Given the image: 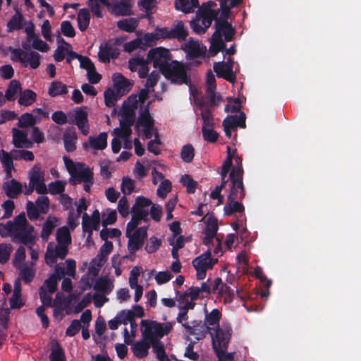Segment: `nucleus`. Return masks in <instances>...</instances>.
Returning <instances> with one entry per match:
<instances>
[{"instance_id": "nucleus-1", "label": "nucleus", "mask_w": 361, "mask_h": 361, "mask_svg": "<svg viewBox=\"0 0 361 361\" xmlns=\"http://www.w3.org/2000/svg\"><path fill=\"white\" fill-rule=\"evenodd\" d=\"M142 336L151 342L153 351L159 361H170L166 353L164 345L160 338L168 335L172 330L171 323L165 325L153 320H142Z\"/></svg>"}, {"instance_id": "nucleus-2", "label": "nucleus", "mask_w": 361, "mask_h": 361, "mask_svg": "<svg viewBox=\"0 0 361 361\" xmlns=\"http://www.w3.org/2000/svg\"><path fill=\"white\" fill-rule=\"evenodd\" d=\"M232 329L226 326L216 330V335L210 332L213 348L219 361H233V353L226 352L231 337Z\"/></svg>"}, {"instance_id": "nucleus-3", "label": "nucleus", "mask_w": 361, "mask_h": 361, "mask_svg": "<svg viewBox=\"0 0 361 361\" xmlns=\"http://www.w3.org/2000/svg\"><path fill=\"white\" fill-rule=\"evenodd\" d=\"M65 166L68 171L71 178L69 183L73 185L80 184L81 183L88 180V179L94 177V173L92 169L86 166L82 163H75L71 159L67 156L63 157Z\"/></svg>"}, {"instance_id": "nucleus-4", "label": "nucleus", "mask_w": 361, "mask_h": 361, "mask_svg": "<svg viewBox=\"0 0 361 361\" xmlns=\"http://www.w3.org/2000/svg\"><path fill=\"white\" fill-rule=\"evenodd\" d=\"M160 73L172 83L188 85L190 82V78L188 75L187 71L182 62L172 61L165 65Z\"/></svg>"}, {"instance_id": "nucleus-5", "label": "nucleus", "mask_w": 361, "mask_h": 361, "mask_svg": "<svg viewBox=\"0 0 361 361\" xmlns=\"http://www.w3.org/2000/svg\"><path fill=\"white\" fill-rule=\"evenodd\" d=\"M244 171L235 168L229 173L231 187L227 197L228 200H242L245 197V189L243 183Z\"/></svg>"}, {"instance_id": "nucleus-6", "label": "nucleus", "mask_w": 361, "mask_h": 361, "mask_svg": "<svg viewBox=\"0 0 361 361\" xmlns=\"http://www.w3.org/2000/svg\"><path fill=\"white\" fill-rule=\"evenodd\" d=\"M121 116L120 128H116L114 133L118 137L128 139L132 133L131 126L135 120V111L122 107Z\"/></svg>"}, {"instance_id": "nucleus-7", "label": "nucleus", "mask_w": 361, "mask_h": 361, "mask_svg": "<svg viewBox=\"0 0 361 361\" xmlns=\"http://www.w3.org/2000/svg\"><path fill=\"white\" fill-rule=\"evenodd\" d=\"M36 233L32 225L23 226L22 228H16L13 231L12 240L14 243L26 245L29 249L35 243Z\"/></svg>"}, {"instance_id": "nucleus-8", "label": "nucleus", "mask_w": 361, "mask_h": 361, "mask_svg": "<svg viewBox=\"0 0 361 361\" xmlns=\"http://www.w3.org/2000/svg\"><path fill=\"white\" fill-rule=\"evenodd\" d=\"M126 236L128 238V250L130 255H133L143 246L147 237V227H140L133 233L126 232Z\"/></svg>"}, {"instance_id": "nucleus-9", "label": "nucleus", "mask_w": 361, "mask_h": 361, "mask_svg": "<svg viewBox=\"0 0 361 361\" xmlns=\"http://www.w3.org/2000/svg\"><path fill=\"white\" fill-rule=\"evenodd\" d=\"M147 61L153 63V66L155 68H159L161 72L165 65L169 63L171 60V54L166 49L162 47H157L152 49L147 54Z\"/></svg>"}, {"instance_id": "nucleus-10", "label": "nucleus", "mask_w": 361, "mask_h": 361, "mask_svg": "<svg viewBox=\"0 0 361 361\" xmlns=\"http://www.w3.org/2000/svg\"><path fill=\"white\" fill-rule=\"evenodd\" d=\"M182 49L190 60L204 57L207 51L206 47L200 46L199 42L194 40L192 38H190L188 42L182 46Z\"/></svg>"}, {"instance_id": "nucleus-11", "label": "nucleus", "mask_w": 361, "mask_h": 361, "mask_svg": "<svg viewBox=\"0 0 361 361\" xmlns=\"http://www.w3.org/2000/svg\"><path fill=\"white\" fill-rule=\"evenodd\" d=\"M108 135L106 132H102L97 137L90 136L88 142H85L82 144V147L85 151L89 148H92L95 150H103L107 147Z\"/></svg>"}, {"instance_id": "nucleus-12", "label": "nucleus", "mask_w": 361, "mask_h": 361, "mask_svg": "<svg viewBox=\"0 0 361 361\" xmlns=\"http://www.w3.org/2000/svg\"><path fill=\"white\" fill-rule=\"evenodd\" d=\"M83 135H88L90 126L87 112L82 108H78L75 111L74 122Z\"/></svg>"}, {"instance_id": "nucleus-13", "label": "nucleus", "mask_w": 361, "mask_h": 361, "mask_svg": "<svg viewBox=\"0 0 361 361\" xmlns=\"http://www.w3.org/2000/svg\"><path fill=\"white\" fill-rule=\"evenodd\" d=\"M216 30L213 35H217L219 37H224L226 42H231L233 39L235 30L229 22H215Z\"/></svg>"}, {"instance_id": "nucleus-14", "label": "nucleus", "mask_w": 361, "mask_h": 361, "mask_svg": "<svg viewBox=\"0 0 361 361\" xmlns=\"http://www.w3.org/2000/svg\"><path fill=\"white\" fill-rule=\"evenodd\" d=\"M246 115L244 112H240L239 116H227L222 123L224 128L231 130H236L237 127L245 128Z\"/></svg>"}, {"instance_id": "nucleus-15", "label": "nucleus", "mask_w": 361, "mask_h": 361, "mask_svg": "<svg viewBox=\"0 0 361 361\" xmlns=\"http://www.w3.org/2000/svg\"><path fill=\"white\" fill-rule=\"evenodd\" d=\"M2 189L8 197L15 199L22 193L23 185L19 181L13 178L4 182L2 185Z\"/></svg>"}, {"instance_id": "nucleus-16", "label": "nucleus", "mask_w": 361, "mask_h": 361, "mask_svg": "<svg viewBox=\"0 0 361 361\" xmlns=\"http://www.w3.org/2000/svg\"><path fill=\"white\" fill-rule=\"evenodd\" d=\"M132 217L131 220L127 224V233H132L133 231H135L137 228V226L141 223V221H147V216L149 215V212L147 210H132Z\"/></svg>"}, {"instance_id": "nucleus-17", "label": "nucleus", "mask_w": 361, "mask_h": 361, "mask_svg": "<svg viewBox=\"0 0 361 361\" xmlns=\"http://www.w3.org/2000/svg\"><path fill=\"white\" fill-rule=\"evenodd\" d=\"M130 0H121L115 2L111 8V13L116 16H128L132 15Z\"/></svg>"}, {"instance_id": "nucleus-18", "label": "nucleus", "mask_w": 361, "mask_h": 361, "mask_svg": "<svg viewBox=\"0 0 361 361\" xmlns=\"http://www.w3.org/2000/svg\"><path fill=\"white\" fill-rule=\"evenodd\" d=\"M13 144L17 148H30L32 145L25 133L17 128H13Z\"/></svg>"}, {"instance_id": "nucleus-19", "label": "nucleus", "mask_w": 361, "mask_h": 361, "mask_svg": "<svg viewBox=\"0 0 361 361\" xmlns=\"http://www.w3.org/2000/svg\"><path fill=\"white\" fill-rule=\"evenodd\" d=\"M151 345V342L143 337L142 340L133 343L131 348L134 355L139 359H142L147 356Z\"/></svg>"}, {"instance_id": "nucleus-20", "label": "nucleus", "mask_w": 361, "mask_h": 361, "mask_svg": "<svg viewBox=\"0 0 361 361\" xmlns=\"http://www.w3.org/2000/svg\"><path fill=\"white\" fill-rule=\"evenodd\" d=\"M192 325L190 326L188 322H185L184 324H183V326L186 329L187 332L190 335L198 334L196 332V330H197V327H200L201 329H202V330L200 332V336L196 337L197 340H200L204 338L207 332L209 330L212 329V328L205 326L204 322L202 323V321L198 322L195 320L192 322Z\"/></svg>"}, {"instance_id": "nucleus-21", "label": "nucleus", "mask_w": 361, "mask_h": 361, "mask_svg": "<svg viewBox=\"0 0 361 361\" xmlns=\"http://www.w3.org/2000/svg\"><path fill=\"white\" fill-rule=\"evenodd\" d=\"M25 18L21 12L17 10L15 14L7 23V32H12L15 30H20L23 27Z\"/></svg>"}, {"instance_id": "nucleus-22", "label": "nucleus", "mask_w": 361, "mask_h": 361, "mask_svg": "<svg viewBox=\"0 0 361 361\" xmlns=\"http://www.w3.org/2000/svg\"><path fill=\"white\" fill-rule=\"evenodd\" d=\"M174 6L176 10L185 13H192L199 7V0H175Z\"/></svg>"}, {"instance_id": "nucleus-23", "label": "nucleus", "mask_w": 361, "mask_h": 361, "mask_svg": "<svg viewBox=\"0 0 361 361\" xmlns=\"http://www.w3.org/2000/svg\"><path fill=\"white\" fill-rule=\"evenodd\" d=\"M114 50L113 45L109 43L100 45L98 52L99 60L103 63H109L111 59L116 58L117 54H114Z\"/></svg>"}, {"instance_id": "nucleus-24", "label": "nucleus", "mask_w": 361, "mask_h": 361, "mask_svg": "<svg viewBox=\"0 0 361 361\" xmlns=\"http://www.w3.org/2000/svg\"><path fill=\"white\" fill-rule=\"evenodd\" d=\"M149 103L150 102L147 103V104L145 106L143 111L140 113L136 123L137 128L138 126H142L143 128L154 126V121L149 113Z\"/></svg>"}, {"instance_id": "nucleus-25", "label": "nucleus", "mask_w": 361, "mask_h": 361, "mask_svg": "<svg viewBox=\"0 0 361 361\" xmlns=\"http://www.w3.org/2000/svg\"><path fill=\"white\" fill-rule=\"evenodd\" d=\"M94 290L103 295L109 294L114 288L112 282L108 277L99 278L94 285Z\"/></svg>"}, {"instance_id": "nucleus-26", "label": "nucleus", "mask_w": 361, "mask_h": 361, "mask_svg": "<svg viewBox=\"0 0 361 361\" xmlns=\"http://www.w3.org/2000/svg\"><path fill=\"white\" fill-rule=\"evenodd\" d=\"M221 318V312L218 309L212 310L209 313H207L205 315L204 324L207 326H216V329H215V333L216 330L221 329L224 326H226L227 325H223L222 326H219V321ZM212 329L214 330V328Z\"/></svg>"}, {"instance_id": "nucleus-27", "label": "nucleus", "mask_w": 361, "mask_h": 361, "mask_svg": "<svg viewBox=\"0 0 361 361\" xmlns=\"http://www.w3.org/2000/svg\"><path fill=\"white\" fill-rule=\"evenodd\" d=\"M9 302L11 309H19L23 305L21 300V284L19 279L14 282L13 293Z\"/></svg>"}, {"instance_id": "nucleus-28", "label": "nucleus", "mask_w": 361, "mask_h": 361, "mask_svg": "<svg viewBox=\"0 0 361 361\" xmlns=\"http://www.w3.org/2000/svg\"><path fill=\"white\" fill-rule=\"evenodd\" d=\"M77 135L75 130H66L63 137L64 147L66 152H72L76 149L75 142Z\"/></svg>"}, {"instance_id": "nucleus-29", "label": "nucleus", "mask_w": 361, "mask_h": 361, "mask_svg": "<svg viewBox=\"0 0 361 361\" xmlns=\"http://www.w3.org/2000/svg\"><path fill=\"white\" fill-rule=\"evenodd\" d=\"M210 42L209 54L211 56H215L220 51H223L226 48L224 41L217 35H212Z\"/></svg>"}, {"instance_id": "nucleus-30", "label": "nucleus", "mask_w": 361, "mask_h": 361, "mask_svg": "<svg viewBox=\"0 0 361 361\" xmlns=\"http://www.w3.org/2000/svg\"><path fill=\"white\" fill-rule=\"evenodd\" d=\"M138 23V20L135 18H125L117 22V27L121 30L131 33L136 30Z\"/></svg>"}, {"instance_id": "nucleus-31", "label": "nucleus", "mask_w": 361, "mask_h": 361, "mask_svg": "<svg viewBox=\"0 0 361 361\" xmlns=\"http://www.w3.org/2000/svg\"><path fill=\"white\" fill-rule=\"evenodd\" d=\"M91 12L97 18H102V6H109V0H87Z\"/></svg>"}, {"instance_id": "nucleus-32", "label": "nucleus", "mask_w": 361, "mask_h": 361, "mask_svg": "<svg viewBox=\"0 0 361 361\" xmlns=\"http://www.w3.org/2000/svg\"><path fill=\"white\" fill-rule=\"evenodd\" d=\"M78 26L80 31H85L90 22V13L87 8H82L79 11L77 17Z\"/></svg>"}, {"instance_id": "nucleus-33", "label": "nucleus", "mask_w": 361, "mask_h": 361, "mask_svg": "<svg viewBox=\"0 0 361 361\" xmlns=\"http://www.w3.org/2000/svg\"><path fill=\"white\" fill-rule=\"evenodd\" d=\"M0 159H1V161L2 163V165L5 169V171L6 173V176L8 178L11 177V171L14 169L13 161L14 158H13L11 153L9 154L8 152L4 151V149H1L0 152Z\"/></svg>"}, {"instance_id": "nucleus-34", "label": "nucleus", "mask_w": 361, "mask_h": 361, "mask_svg": "<svg viewBox=\"0 0 361 361\" xmlns=\"http://www.w3.org/2000/svg\"><path fill=\"white\" fill-rule=\"evenodd\" d=\"M68 92L67 85L57 80L51 82L48 90L49 94L52 97L66 94Z\"/></svg>"}, {"instance_id": "nucleus-35", "label": "nucleus", "mask_w": 361, "mask_h": 361, "mask_svg": "<svg viewBox=\"0 0 361 361\" xmlns=\"http://www.w3.org/2000/svg\"><path fill=\"white\" fill-rule=\"evenodd\" d=\"M100 223L90 219V216L84 213L82 215V227L84 232L92 235L94 230L97 231L99 228Z\"/></svg>"}, {"instance_id": "nucleus-36", "label": "nucleus", "mask_w": 361, "mask_h": 361, "mask_svg": "<svg viewBox=\"0 0 361 361\" xmlns=\"http://www.w3.org/2000/svg\"><path fill=\"white\" fill-rule=\"evenodd\" d=\"M224 210L227 216L232 215L235 212L243 213L245 211V207L239 200H228L224 205Z\"/></svg>"}, {"instance_id": "nucleus-37", "label": "nucleus", "mask_w": 361, "mask_h": 361, "mask_svg": "<svg viewBox=\"0 0 361 361\" xmlns=\"http://www.w3.org/2000/svg\"><path fill=\"white\" fill-rule=\"evenodd\" d=\"M36 93L27 89L20 92L18 103L22 106H27L33 104L36 101Z\"/></svg>"}, {"instance_id": "nucleus-38", "label": "nucleus", "mask_w": 361, "mask_h": 361, "mask_svg": "<svg viewBox=\"0 0 361 361\" xmlns=\"http://www.w3.org/2000/svg\"><path fill=\"white\" fill-rule=\"evenodd\" d=\"M56 240L59 244L69 245L71 243V232L68 227L62 226L56 231Z\"/></svg>"}, {"instance_id": "nucleus-39", "label": "nucleus", "mask_w": 361, "mask_h": 361, "mask_svg": "<svg viewBox=\"0 0 361 361\" xmlns=\"http://www.w3.org/2000/svg\"><path fill=\"white\" fill-rule=\"evenodd\" d=\"M39 59L40 55L37 52L31 51L29 53H27V55L26 56H25L24 63L23 65L25 67L29 65L31 68L36 69L40 65Z\"/></svg>"}, {"instance_id": "nucleus-40", "label": "nucleus", "mask_w": 361, "mask_h": 361, "mask_svg": "<svg viewBox=\"0 0 361 361\" xmlns=\"http://www.w3.org/2000/svg\"><path fill=\"white\" fill-rule=\"evenodd\" d=\"M138 4L145 11L144 18L151 19L156 8V0H139Z\"/></svg>"}, {"instance_id": "nucleus-41", "label": "nucleus", "mask_w": 361, "mask_h": 361, "mask_svg": "<svg viewBox=\"0 0 361 361\" xmlns=\"http://www.w3.org/2000/svg\"><path fill=\"white\" fill-rule=\"evenodd\" d=\"M180 182L181 184L186 187L187 192L190 194L195 193L197 186V182L194 180L192 176L189 174H184L181 176Z\"/></svg>"}, {"instance_id": "nucleus-42", "label": "nucleus", "mask_w": 361, "mask_h": 361, "mask_svg": "<svg viewBox=\"0 0 361 361\" xmlns=\"http://www.w3.org/2000/svg\"><path fill=\"white\" fill-rule=\"evenodd\" d=\"M20 90V83L18 81L13 80L10 82L9 85L6 90L5 97L8 101H13L15 99V95Z\"/></svg>"}, {"instance_id": "nucleus-43", "label": "nucleus", "mask_w": 361, "mask_h": 361, "mask_svg": "<svg viewBox=\"0 0 361 361\" xmlns=\"http://www.w3.org/2000/svg\"><path fill=\"white\" fill-rule=\"evenodd\" d=\"M12 251L11 244L6 243L0 244V264H4L9 260Z\"/></svg>"}, {"instance_id": "nucleus-44", "label": "nucleus", "mask_w": 361, "mask_h": 361, "mask_svg": "<svg viewBox=\"0 0 361 361\" xmlns=\"http://www.w3.org/2000/svg\"><path fill=\"white\" fill-rule=\"evenodd\" d=\"M210 256V251L207 250L204 254L195 258L192 262V266L195 269H208L207 259Z\"/></svg>"}, {"instance_id": "nucleus-45", "label": "nucleus", "mask_w": 361, "mask_h": 361, "mask_svg": "<svg viewBox=\"0 0 361 361\" xmlns=\"http://www.w3.org/2000/svg\"><path fill=\"white\" fill-rule=\"evenodd\" d=\"M11 155L15 160L33 161L35 159V156L31 151L25 149H13L11 151Z\"/></svg>"}, {"instance_id": "nucleus-46", "label": "nucleus", "mask_w": 361, "mask_h": 361, "mask_svg": "<svg viewBox=\"0 0 361 361\" xmlns=\"http://www.w3.org/2000/svg\"><path fill=\"white\" fill-rule=\"evenodd\" d=\"M36 122L37 119L32 114L25 113L19 118L18 125L20 128H27L34 126Z\"/></svg>"}, {"instance_id": "nucleus-47", "label": "nucleus", "mask_w": 361, "mask_h": 361, "mask_svg": "<svg viewBox=\"0 0 361 361\" xmlns=\"http://www.w3.org/2000/svg\"><path fill=\"white\" fill-rule=\"evenodd\" d=\"M195 156L194 148L192 145H184L180 152V157L184 162L190 163Z\"/></svg>"}, {"instance_id": "nucleus-48", "label": "nucleus", "mask_w": 361, "mask_h": 361, "mask_svg": "<svg viewBox=\"0 0 361 361\" xmlns=\"http://www.w3.org/2000/svg\"><path fill=\"white\" fill-rule=\"evenodd\" d=\"M202 132L204 139L211 143L216 142L219 134L214 130V127L202 126Z\"/></svg>"}, {"instance_id": "nucleus-49", "label": "nucleus", "mask_w": 361, "mask_h": 361, "mask_svg": "<svg viewBox=\"0 0 361 361\" xmlns=\"http://www.w3.org/2000/svg\"><path fill=\"white\" fill-rule=\"evenodd\" d=\"M206 226L204 233L214 235L216 236V233L219 229L217 219L213 216L207 218L205 221Z\"/></svg>"}, {"instance_id": "nucleus-50", "label": "nucleus", "mask_w": 361, "mask_h": 361, "mask_svg": "<svg viewBox=\"0 0 361 361\" xmlns=\"http://www.w3.org/2000/svg\"><path fill=\"white\" fill-rule=\"evenodd\" d=\"M30 225L26 219L24 212L16 216L13 221H8V226L13 227V229L22 228L23 226Z\"/></svg>"}, {"instance_id": "nucleus-51", "label": "nucleus", "mask_w": 361, "mask_h": 361, "mask_svg": "<svg viewBox=\"0 0 361 361\" xmlns=\"http://www.w3.org/2000/svg\"><path fill=\"white\" fill-rule=\"evenodd\" d=\"M135 180L128 176H125L122 179L121 190L125 195H130L135 189Z\"/></svg>"}, {"instance_id": "nucleus-52", "label": "nucleus", "mask_w": 361, "mask_h": 361, "mask_svg": "<svg viewBox=\"0 0 361 361\" xmlns=\"http://www.w3.org/2000/svg\"><path fill=\"white\" fill-rule=\"evenodd\" d=\"M35 276V271L32 267H23L20 269V276L25 283H31Z\"/></svg>"}, {"instance_id": "nucleus-53", "label": "nucleus", "mask_w": 361, "mask_h": 361, "mask_svg": "<svg viewBox=\"0 0 361 361\" xmlns=\"http://www.w3.org/2000/svg\"><path fill=\"white\" fill-rule=\"evenodd\" d=\"M171 182L168 179L163 180L159 185L157 194L159 197L164 199L167 194L171 190Z\"/></svg>"}, {"instance_id": "nucleus-54", "label": "nucleus", "mask_w": 361, "mask_h": 361, "mask_svg": "<svg viewBox=\"0 0 361 361\" xmlns=\"http://www.w3.org/2000/svg\"><path fill=\"white\" fill-rule=\"evenodd\" d=\"M161 245V239L155 236H152L149 238L148 242L147 243L145 249L147 253L152 254L157 252V250H159Z\"/></svg>"}, {"instance_id": "nucleus-55", "label": "nucleus", "mask_w": 361, "mask_h": 361, "mask_svg": "<svg viewBox=\"0 0 361 361\" xmlns=\"http://www.w3.org/2000/svg\"><path fill=\"white\" fill-rule=\"evenodd\" d=\"M44 180V173L41 171L40 167L36 165L33 169V171L30 174V185L35 186V184Z\"/></svg>"}, {"instance_id": "nucleus-56", "label": "nucleus", "mask_w": 361, "mask_h": 361, "mask_svg": "<svg viewBox=\"0 0 361 361\" xmlns=\"http://www.w3.org/2000/svg\"><path fill=\"white\" fill-rule=\"evenodd\" d=\"M8 50L11 53V59L14 62H20L23 64L25 56L27 55V52L21 49H15L11 47H8Z\"/></svg>"}, {"instance_id": "nucleus-57", "label": "nucleus", "mask_w": 361, "mask_h": 361, "mask_svg": "<svg viewBox=\"0 0 361 361\" xmlns=\"http://www.w3.org/2000/svg\"><path fill=\"white\" fill-rule=\"evenodd\" d=\"M151 204H152V202L150 199L144 196H138L135 200L134 205L132 207V210H145V207H149Z\"/></svg>"}, {"instance_id": "nucleus-58", "label": "nucleus", "mask_w": 361, "mask_h": 361, "mask_svg": "<svg viewBox=\"0 0 361 361\" xmlns=\"http://www.w3.org/2000/svg\"><path fill=\"white\" fill-rule=\"evenodd\" d=\"M100 238L106 241H108L109 238H114L119 237L121 235V232L118 228H104L100 231Z\"/></svg>"}, {"instance_id": "nucleus-59", "label": "nucleus", "mask_w": 361, "mask_h": 361, "mask_svg": "<svg viewBox=\"0 0 361 361\" xmlns=\"http://www.w3.org/2000/svg\"><path fill=\"white\" fill-rule=\"evenodd\" d=\"M55 228V224L52 221L48 219L43 224L41 232V238L43 240L47 241Z\"/></svg>"}, {"instance_id": "nucleus-60", "label": "nucleus", "mask_w": 361, "mask_h": 361, "mask_svg": "<svg viewBox=\"0 0 361 361\" xmlns=\"http://www.w3.org/2000/svg\"><path fill=\"white\" fill-rule=\"evenodd\" d=\"M36 206L42 214H47L49 208V199L47 196L41 195L36 200Z\"/></svg>"}, {"instance_id": "nucleus-61", "label": "nucleus", "mask_w": 361, "mask_h": 361, "mask_svg": "<svg viewBox=\"0 0 361 361\" xmlns=\"http://www.w3.org/2000/svg\"><path fill=\"white\" fill-rule=\"evenodd\" d=\"M142 44V39L140 38H136L130 42H126L123 45L124 51L128 53H131L138 48H142L144 49V47Z\"/></svg>"}, {"instance_id": "nucleus-62", "label": "nucleus", "mask_w": 361, "mask_h": 361, "mask_svg": "<svg viewBox=\"0 0 361 361\" xmlns=\"http://www.w3.org/2000/svg\"><path fill=\"white\" fill-rule=\"evenodd\" d=\"M49 190L51 195H61L65 190V184L61 180H55L49 183Z\"/></svg>"}, {"instance_id": "nucleus-63", "label": "nucleus", "mask_w": 361, "mask_h": 361, "mask_svg": "<svg viewBox=\"0 0 361 361\" xmlns=\"http://www.w3.org/2000/svg\"><path fill=\"white\" fill-rule=\"evenodd\" d=\"M121 324H127L130 322L132 324V320L135 318V314L131 310H122L117 315Z\"/></svg>"}, {"instance_id": "nucleus-64", "label": "nucleus", "mask_w": 361, "mask_h": 361, "mask_svg": "<svg viewBox=\"0 0 361 361\" xmlns=\"http://www.w3.org/2000/svg\"><path fill=\"white\" fill-rule=\"evenodd\" d=\"M27 216L30 220H36L39 218L40 211L38 209L36 205L32 201H27Z\"/></svg>"}]
</instances>
